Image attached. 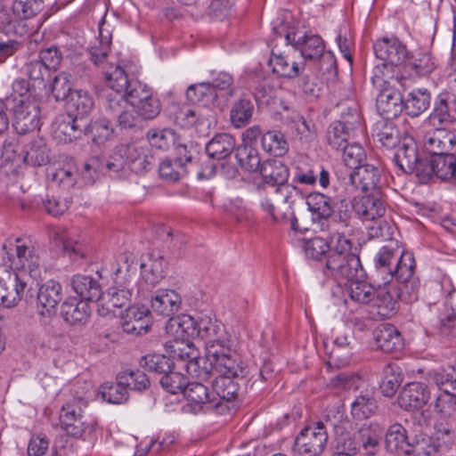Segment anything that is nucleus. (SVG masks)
Wrapping results in <instances>:
<instances>
[{"instance_id":"7","label":"nucleus","mask_w":456,"mask_h":456,"mask_svg":"<svg viewBox=\"0 0 456 456\" xmlns=\"http://www.w3.org/2000/svg\"><path fill=\"white\" fill-rule=\"evenodd\" d=\"M36 282L12 273L6 265L0 264V305L11 308L25 298H32Z\"/></svg>"},{"instance_id":"24","label":"nucleus","mask_w":456,"mask_h":456,"mask_svg":"<svg viewBox=\"0 0 456 456\" xmlns=\"http://www.w3.org/2000/svg\"><path fill=\"white\" fill-rule=\"evenodd\" d=\"M430 391L422 382H411L403 387L398 396V403L406 411L421 409L428 402Z\"/></svg>"},{"instance_id":"13","label":"nucleus","mask_w":456,"mask_h":456,"mask_svg":"<svg viewBox=\"0 0 456 456\" xmlns=\"http://www.w3.org/2000/svg\"><path fill=\"white\" fill-rule=\"evenodd\" d=\"M328 434L322 422L305 427L297 436L294 451L298 456H319L324 451Z\"/></svg>"},{"instance_id":"27","label":"nucleus","mask_w":456,"mask_h":456,"mask_svg":"<svg viewBox=\"0 0 456 456\" xmlns=\"http://www.w3.org/2000/svg\"><path fill=\"white\" fill-rule=\"evenodd\" d=\"M105 78L108 86L111 92L106 94L105 100L109 97L121 95L123 99H130V92L133 90L134 83H141L136 79H129L125 69L119 66L115 67L110 71H107Z\"/></svg>"},{"instance_id":"10","label":"nucleus","mask_w":456,"mask_h":456,"mask_svg":"<svg viewBox=\"0 0 456 456\" xmlns=\"http://www.w3.org/2000/svg\"><path fill=\"white\" fill-rule=\"evenodd\" d=\"M284 40L287 45H291L297 52L299 51L300 59L314 61L322 57L332 63L335 62L332 53L324 52V42L317 34L288 32L284 35Z\"/></svg>"},{"instance_id":"40","label":"nucleus","mask_w":456,"mask_h":456,"mask_svg":"<svg viewBox=\"0 0 456 456\" xmlns=\"http://www.w3.org/2000/svg\"><path fill=\"white\" fill-rule=\"evenodd\" d=\"M306 204L314 220H327L334 212L332 200L321 192H313L306 197Z\"/></svg>"},{"instance_id":"15","label":"nucleus","mask_w":456,"mask_h":456,"mask_svg":"<svg viewBox=\"0 0 456 456\" xmlns=\"http://www.w3.org/2000/svg\"><path fill=\"white\" fill-rule=\"evenodd\" d=\"M115 155L122 159V170L128 165L136 174L149 170L154 161L150 150L137 142L118 145L115 150Z\"/></svg>"},{"instance_id":"33","label":"nucleus","mask_w":456,"mask_h":456,"mask_svg":"<svg viewBox=\"0 0 456 456\" xmlns=\"http://www.w3.org/2000/svg\"><path fill=\"white\" fill-rule=\"evenodd\" d=\"M207 359L220 376L239 377L243 372L240 362L232 352L231 346L227 350H222L217 355L208 356Z\"/></svg>"},{"instance_id":"57","label":"nucleus","mask_w":456,"mask_h":456,"mask_svg":"<svg viewBox=\"0 0 456 456\" xmlns=\"http://www.w3.org/2000/svg\"><path fill=\"white\" fill-rule=\"evenodd\" d=\"M351 130L349 126H346L342 122H332L327 130L326 138L328 143L333 149L341 150L348 144Z\"/></svg>"},{"instance_id":"55","label":"nucleus","mask_w":456,"mask_h":456,"mask_svg":"<svg viewBox=\"0 0 456 456\" xmlns=\"http://www.w3.org/2000/svg\"><path fill=\"white\" fill-rule=\"evenodd\" d=\"M335 448L337 451L335 453H345L349 456H354L360 451L357 433L352 436L351 434L343 428H336Z\"/></svg>"},{"instance_id":"39","label":"nucleus","mask_w":456,"mask_h":456,"mask_svg":"<svg viewBox=\"0 0 456 456\" xmlns=\"http://www.w3.org/2000/svg\"><path fill=\"white\" fill-rule=\"evenodd\" d=\"M415 267L416 264L412 253L400 250L395 265L388 277L397 284L410 281L413 279Z\"/></svg>"},{"instance_id":"59","label":"nucleus","mask_w":456,"mask_h":456,"mask_svg":"<svg viewBox=\"0 0 456 456\" xmlns=\"http://www.w3.org/2000/svg\"><path fill=\"white\" fill-rule=\"evenodd\" d=\"M330 249L331 235L329 241L321 237H314L306 240L304 244L305 256L316 261H325Z\"/></svg>"},{"instance_id":"14","label":"nucleus","mask_w":456,"mask_h":456,"mask_svg":"<svg viewBox=\"0 0 456 456\" xmlns=\"http://www.w3.org/2000/svg\"><path fill=\"white\" fill-rule=\"evenodd\" d=\"M183 395L187 400L184 410L194 414L209 412L220 407V399L212 396L208 388L200 382H187L183 389Z\"/></svg>"},{"instance_id":"58","label":"nucleus","mask_w":456,"mask_h":456,"mask_svg":"<svg viewBox=\"0 0 456 456\" xmlns=\"http://www.w3.org/2000/svg\"><path fill=\"white\" fill-rule=\"evenodd\" d=\"M140 365L149 371L165 375L173 369L174 362L165 354H149L142 357Z\"/></svg>"},{"instance_id":"43","label":"nucleus","mask_w":456,"mask_h":456,"mask_svg":"<svg viewBox=\"0 0 456 456\" xmlns=\"http://www.w3.org/2000/svg\"><path fill=\"white\" fill-rule=\"evenodd\" d=\"M171 353L174 358L185 362L184 368L191 375H199V360L195 348L190 343H184L183 340H175L171 346Z\"/></svg>"},{"instance_id":"64","label":"nucleus","mask_w":456,"mask_h":456,"mask_svg":"<svg viewBox=\"0 0 456 456\" xmlns=\"http://www.w3.org/2000/svg\"><path fill=\"white\" fill-rule=\"evenodd\" d=\"M74 78V76L67 71L55 76L52 83V94L56 101H66L69 97Z\"/></svg>"},{"instance_id":"45","label":"nucleus","mask_w":456,"mask_h":456,"mask_svg":"<svg viewBox=\"0 0 456 456\" xmlns=\"http://www.w3.org/2000/svg\"><path fill=\"white\" fill-rule=\"evenodd\" d=\"M254 112V104L250 99L241 97L232 104L230 110V121L235 128H242L249 124Z\"/></svg>"},{"instance_id":"21","label":"nucleus","mask_w":456,"mask_h":456,"mask_svg":"<svg viewBox=\"0 0 456 456\" xmlns=\"http://www.w3.org/2000/svg\"><path fill=\"white\" fill-rule=\"evenodd\" d=\"M62 299V287L60 282L49 280L40 286L37 297V310L41 316H51Z\"/></svg>"},{"instance_id":"37","label":"nucleus","mask_w":456,"mask_h":456,"mask_svg":"<svg viewBox=\"0 0 456 456\" xmlns=\"http://www.w3.org/2000/svg\"><path fill=\"white\" fill-rule=\"evenodd\" d=\"M180 305V296L171 289L159 290L151 298L152 310L156 314L166 317L175 314L179 310Z\"/></svg>"},{"instance_id":"48","label":"nucleus","mask_w":456,"mask_h":456,"mask_svg":"<svg viewBox=\"0 0 456 456\" xmlns=\"http://www.w3.org/2000/svg\"><path fill=\"white\" fill-rule=\"evenodd\" d=\"M401 77L395 75L394 66L382 62L372 69L371 82L378 89L401 85Z\"/></svg>"},{"instance_id":"62","label":"nucleus","mask_w":456,"mask_h":456,"mask_svg":"<svg viewBox=\"0 0 456 456\" xmlns=\"http://www.w3.org/2000/svg\"><path fill=\"white\" fill-rule=\"evenodd\" d=\"M452 113L438 95L427 122L435 128H444L446 125L452 121Z\"/></svg>"},{"instance_id":"42","label":"nucleus","mask_w":456,"mask_h":456,"mask_svg":"<svg viewBox=\"0 0 456 456\" xmlns=\"http://www.w3.org/2000/svg\"><path fill=\"white\" fill-rule=\"evenodd\" d=\"M354 209V204H351L346 200H340L336 209L334 208V227L331 232H342L347 237L351 234L354 230L352 224Z\"/></svg>"},{"instance_id":"34","label":"nucleus","mask_w":456,"mask_h":456,"mask_svg":"<svg viewBox=\"0 0 456 456\" xmlns=\"http://www.w3.org/2000/svg\"><path fill=\"white\" fill-rule=\"evenodd\" d=\"M259 173L263 182L262 186L267 185L272 188L287 182L289 175L287 166L278 159L264 161Z\"/></svg>"},{"instance_id":"2","label":"nucleus","mask_w":456,"mask_h":456,"mask_svg":"<svg viewBox=\"0 0 456 456\" xmlns=\"http://www.w3.org/2000/svg\"><path fill=\"white\" fill-rule=\"evenodd\" d=\"M352 242L342 232H331V249L325 259L324 274L338 282L362 279L365 272L357 255L351 253Z\"/></svg>"},{"instance_id":"41","label":"nucleus","mask_w":456,"mask_h":456,"mask_svg":"<svg viewBox=\"0 0 456 456\" xmlns=\"http://www.w3.org/2000/svg\"><path fill=\"white\" fill-rule=\"evenodd\" d=\"M399 252L400 248L396 241H389L383 246L374 258L377 272L381 275L388 276L395 265Z\"/></svg>"},{"instance_id":"61","label":"nucleus","mask_w":456,"mask_h":456,"mask_svg":"<svg viewBox=\"0 0 456 456\" xmlns=\"http://www.w3.org/2000/svg\"><path fill=\"white\" fill-rule=\"evenodd\" d=\"M146 139L152 147L167 150L175 142V133L171 128L152 127L146 133Z\"/></svg>"},{"instance_id":"36","label":"nucleus","mask_w":456,"mask_h":456,"mask_svg":"<svg viewBox=\"0 0 456 456\" xmlns=\"http://www.w3.org/2000/svg\"><path fill=\"white\" fill-rule=\"evenodd\" d=\"M71 286L82 301H96L102 298V288L99 282L90 275H74Z\"/></svg>"},{"instance_id":"29","label":"nucleus","mask_w":456,"mask_h":456,"mask_svg":"<svg viewBox=\"0 0 456 456\" xmlns=\"http://www.w3.org/2000/svg\"><path fill=\"white\" fill-rule=\"evenodd\" d=\"M167 263L158 251L148 253L140 264L142 280L151 285H157L165 276Z\"/></svg>"},{"instance_id":"1","label":"nucleus","mask_w":456,"mask_h":456,"mask_svg":"<svg viewBox=\"0 0 456 456\" xmlns=\"http://www.w3.org/2000/svg\"><path fill=\"white\" fill-rule=\"evenodd\" d=\"M3 265L12 273L27 277L37 284L42 277L44 264L39 250L27 238H9L3 244Z\"/></svg>"},{"instance_id":"9","label":"nucleus","mask_w":456,"mask_h":456,"mask_svg":"<svg viewBox=\"0 0 456 456\" xmlns=\"http://www.w3.org/2000/svg\"><path fill=\"white\" fill-rule=\"evenodd\" d=\"M87 404L84 397L73 396L61 406L59 414L60 425L68 435L81 437L89 428L84 415Z\"/></svg>"},{"instance_id":"50","label":"nucleus","mask_w":456,"mask_h":456,"mask_svg":"<svg viewBox=\"0 0 456 456\" xmlns=\"http://www.w3.org/2000/svg\"><path fill=\"white\" fill-rule=\"evenodd\" d=\"M434 175L441 180L456 181V158L447 152L432 156Z\"/></svg>"},{"instance_id":"63","label":"nucleus","mask_w":456,"mask_h":456,"mask_svg":"<svg viewBox=\"0 0 456 456\" xmlns=\"http://www.w3.org/2000/svg\"><path fill=\"white\" fill-rule=\"evenodd\" d=\"M407 65L419 76L430 74L436 68L430 53L426 52H416L406 59Z\"/></svg>"},{"instance_id":"23","label":"nucleus","mask_w":456,"mask_h":456,"mask_svg":"<svg viewBox=\"0 0 456 456\" xmlns=\"http://www.w3.org/2000/svg\"><path fill=\"white\" fill-rule=\"evenodd\" d=\"M376 108L379 115L385 119H393L402 113L403 110V97L396 86H387L380 90L376 100Z\"/></svg>"},{"instance_id":"25","label":"nucleus","mask_w":456,"mask_h":456,"mask_svg":"<svg viewBox=\"0 0 456 456\" xmlns=\"http://www.w3.org/2000/svg\"><path fill=\"white\" fill-rule=\"evenodd\" d=\"M380 166L363 164L348 174V181L355 189L362 191L375 190L380 181Z\"/></svg>"},{"instance_id":"38","label":"nucleus","mask_w":456,"mask_h":456,"mask_svg":"<svg viewBox=\"0 0 456 456\" xmlns=\"http://www.w3.org/2000/svg\"><path fill=\"white\" fill-rule=\"evenodd\" d=\"M236 142L233 136L226 133L216 134L206 145L209 158L222 160L229 157L234 151Z\"/></svg>"},{"instance_id":"22","label":"nucleus","mask_w":456,"mask_h":456,"mask_svg":"<svg viewBox=\"0 0 456 456\" xmlns=\"http://www.w3.org/2000/svg\"><path fill=\"white\" fill-rule=\"evenodd\" d=\"M122 159L115 152L107 159L92 157L85 163L82 175L87 183H93L98 174H118L122 171Z\"/></svg>"},{"instance_id":"49","label":"nucleus","mask_w":456,"mask_h":456,"mask_svg":"<svg viewBox=\"0 0 456 456\" xmlns=\"http://www.w3.org/2000/svg\"><path fill=\"white\" fill-rule=\"evenodd\" d=\"M344 282L346 284V292L353 301L367 304L373 299L375 291L364 278L346 280Z\"/></svg>"},{"instance_id":"5","label":"nucleus","mask_w":456,"mask_h":456,"mask_svg":"<svg viewBox=\"0 0 456 456\" xmlns=\"http://www.w3.org/2000/svg\"><path fill=\"white\" fill-rule=\"evenodd\" d=\"M303 192L294 183L285 182L273 188L261 200L260 206L274 221H283L292 214L295 203L303 199Z\"/></svg>"},{"instance_id":"32","label":"nucleus","mask_w":456,"mask_h":456,"mask_svg":"<svg viewBox=\"0 0 456 456\" xmlns=\"http://www.w3.org/2000/svg\"><path fill=\"white\" fill-rule=\"evenodd\" d=\"M455 143V135L445 128H435L433 132L427 133L423 139V147L431 156L449 151Z\"/></svg>"},{"instance_id":"56","label":"nucleus","mask_w":456,"mask_h":456,"mask_svg":"<svg viewBox=\"0 0 456 456\" xmlns=\"http://www.w3.org/2000/svg\"><path fill=\"white\" fill-rule=\"evenodd\" d=\"M111 120L104 115L103 118L92 121L88 126V133L95 144L101 145L109 141L114 134Z\"/></svg>"},{"instance_id":"20","label":"nucleus","mask_w":456,"mask_h":456,"mask_svg":"<svg viewBox=\"0 0 456 456\" xmlns=\"http://www.w3.org/2000/svg\"><path fill=\"white\" fill-rule=\"evenodd\" d=\"M375 56L390 66L398 67L408 58V50L396 37H383L373 45Z\"/></svg>"},{"instance_id":"51","label":"nucleus","mask_w":456,"mask_h":456,"mask_svg":"<svg viewBox=\"0 0 456 456\" xmlns=\"http://www.w3.org/2000/svg\"><path fill=\"white\" fill-rule=\"evenodd\" d=\"M389 119H382L375 125V136L382 146L392 149L400 142L399 131Z\"/></svg>"},{"instance_id":"46","label":"nucleus","mask_w":456,"mask_h":456,"mask_svg":"<svg viewBox=\"0 0 456 456\" xmlns=\"http://www.w3.org/2000/svg\"><path fill=\"white\" fill-rule=\"evenodd\" d=\"M261 145L265 151L274 157L284 156L289 151V143L281 131L270 130L261 138Z\"/></svg>"},{"instance_id":"53","label":"nucleus","mask_w":456,"mask_h":456,"mask_svg":"<svg viewBox=\"0 0 456 456\" xmlns=\"http://www.w3.org/2000/svg\"><path fill=\"white\" fill-rule=\"evenodd\" d=\"M430 379L438 388L444 392L445 396H456V370L447 367L429 374Z\"/></svg>"},{"instance_id":"8","label":"nucleus","mask_w":456,"mask_h":456,"mask_svg":"<svg viewBox=\"0 0 456 456\" xmlns=\"http://www.w3.org/2000/svg\"><path fill=\"white\" fill-rule=\"evenodd\" d=\"M2 155L5 160H20L32 167H42L51 161L50 149L42 137L31 139L23 145L21 151L17 154L12 142L4 141L1 144Z\"/></svg>"},{"instance_id":"31","label":"nucleus","mask_w":456,"mask_h":456,"mask_svg":"<svg viewBox=\"0 0 456 456\" xmlns=\"http://www.w3.org/2000/svg\"><path fill=\"white\" fill-rule=\"evenodd\" d=\"M377 347L384 353L398 352L403 347V340L398 330L391 324H381L374 330Z\"/></svg>"},{"instance_id":"18","label":"nucleus","mask_w":456,"mask_h":456,"mask_svg":"<svg viewBox=\"0 0 456 456\" xmlns=\"http://www.w3.org/2000/svg\"><path fill=\"white\" fill-rule=\"evenodd\" d=\"M195 104L193 108L182 109L176 118L183 121L184 126L194 127L200 135H207L216 122L215 112L212 110L215 106L202 103Z\"/></svg>"},{"instance_id":"16","label":"nucleus","mask_w":456,"mask_h":456,"mask_svg":"<svg viewBox=\"0 0 456 456\" xmlns=\"http://www.w3.org/2000/svg\"><path fill=\"white\" fill-rule=\"evenodd\" d=\"M128 100L141 116L142 121L152 120L161 112L160 101L152 94L151 89L145 84L134 83Z\"/></svg>"},{"instance_id":"60","label":"nucleus","mask_w":456,"mask_h":456,"mask_svg":"<svg viewBox=\"0 0 456 456\" xmlns=\"http://www.w3.org/2000/svg\"><path fill=\"white\" fill-rule=\"evenodd\" d=\"M236 158L240 166L250 173L259 171L263 163L261 162L258 151L248 145L237 149Z\"/></svg>"},{"instance_id":"12","label":"nucleus","mask_w":456,"mask_h":456,"mask_svg":"<svg viewBox=\"0 0 456 456\" xmlns=\"http://www.w3.org/2000/svg\"><path fill=\"white\" fill-rule=\"evenodd\" d=\"M103 115L112 120H116L121 129H132L139 127L142 125L141 116L131 105L127 99H123L121 95L109 97L104 100Z\"/></svg>"},{"instance_id":"3","label":"nucleus","mask_w":456,"mask_h":456,"mask_svg":"<svg viewBox=\"0 0 456 456\" xmlns=\"http://www.w3.org/2000/svg\"><path fill=\"white\" fill-rule=\"evenodd\" d=\"M435 408L436 416L433 424L434 432L430 436L420 439V444L417 447L419 453L449 452L454 444V410L451 402L445 403L444 398L438 396Z\"/></svg>"},{"instance_id":"19","label":"nucleus","mask_w":456,"mask_h":456,"mask_svg":"<svg viewBox=\"0 0 456 456\" xmlns=\"http://www.w3.org/2000/svg\"><path fill=\"white\" fill-rule=\"evenodd\" d=\"M385 444L388 452L420 456L417 452L420 439L410 441L406 428L399 423H394L389 426L385 435Z\"/></svg>"},{"instance_id":"47","label":"nucleus","mask_w":456,"mask_h":456,"mask_svg":"<svg viewBox=\"0 0 456 456\" xmlns=\"http://www.w3.org/2000/svg\"><path fill=\"white\" fill-rule=\"evenodd\" d=\"M418 159L417 147L413 142L399 145L394 155V161L406 174H413Z\"/></svg>"},{"instance_id":"35","label":"nucleus","mask_w":456,"mask_h":456,"mask_svg":"<svg viewBox=\"0 0 456 456\" xmlns=\"http://www.w3.org/2000/svg\"><path fill=\"white\" fill-rule=\"evenodd\" d=\"M90 309L87 302L77 300L75 297L68 298L61 306V315L70 324L86 323L89 318Z\"/></svg>"},{"instance_id":"11","label":"nucleus","mask_w":456,"mask_h":456,"mask_svg":"<svg viewBox=\"0 0 456 456\" xmlns=\"http://www.w3.org/2000/svg\"><path fill=\"white\" fill-rule=\"evenodd\" d=\"M12 112V126L17 134H25L40 128L41 109L39 102L34 97L16 99Z\"/></svg>"},{"instance_id":"44","label":"nucleus","mask_w":456,"mask_h":456,"mask_svg":"<svg viewBox=\"0 0 456 456\" xmlns=\"http://www.w3.org/2000/svg\"><path fill=\"white\" fill-rule=\"evenodd\" d=\"M430 94L426 89H417L410 92L403 99V110L410 117H418L430 105Z\"/></svg>"},{"instance_id":"4","label":"nucleus","mask_w":456,"mask_h":456,"mask_svg":"<svg viewBox=\"0 0 456 456\" xmlns=\"http://www.w3.org/2000/svg\"><path fill=\"white\" fill-rule=\"evenodd\" d=\"M232 77L227 72H219L211 82L191 85L186 91L187 99L192 103L214 105L223 110L233 95Z\"/></svg>"},{"instance_id":"17","label":"nucleus","mask_w":456,"mask_h":456,"mask_svg":"<svg viewBox=\"0 0 456 456\" xmlns=\"http://www.w3.org/2000/svg\"><path fill=\"white\" fill-rule=\"evenodd\" d=\"M296 48L289 46L283 52H278L275 48L272 50L269 65L274 74L281 77L294 78L297 77L305 68Z\"/></svg>"},{"instance_id":"52","label":"nucleus","mask_w":456,"mask_h":456,"mask_svg":"<svg viewBox=\"0 0 456 456\" xmlns=\"http://www.w3.org/2000/svg\"><path fill=\"white\" fill-rule=\"evenodd\" d=\"M231 376H219L213 381V391L211 394L212 396L220 399V407L223 404V401H231L237 395L238 384L234 382Z\"/></svg>"},{"instance_id":"26","label":"nucleus","mask_w":456,"mask_h":456,"mask_svg":"<svg viewBox=\"0 0 456 456\" xmlns=\"http://www.w3.org/2000/svg\"><path fill=\"white\" fill-rule=\"evenodd\" d=\"M354 211L362 221H374L384 216L385 200L379 191L364 195L355 201Z\"/></svg>"},{"instance_id":"6","label":"nucleus","mask_w":456,"mask_h":456,"mask_svg":"<svg viewBox=\"0 0 456 456\" xmlns=\"http://www.w3.org/2000/svg\"><path fill=\"white\" fill-rule=\"evenodd\" d=\"M124 258L126 270H123L122 267L117 268L114 273L113 286L108 289L106 295H102L101 299L105 301L108 311H110L111 308H126L131 301L134 282L130 272L134 273L136 266H133L134 261L130 256L126 255Z\"/></svg>"},{"instance_id":"30","label":"nucleus","mask_w":456,"mask_h":456,"mask_svg":"<svg viewBox=\"0 0 456 456\" xmlns=\"http://www.w3.org/2000/svg\"><path fill=\"white\" fill-rule=\"evenodd\" d=\"M383 428L378 423H366L357 431V439L365 455L375 456L380 448Z\"/></svg>"},{"instance_id":"54","label":"nucleus","mask_w":456,"mask_h":456,"mask_svg":"<svg viewBox=\"0 0 456 456\" xmlns=\"http://www.w3.org/2000/svg\"><path fill=\"white\" fill-rule=\"evenodd\" d=\"M65 342L64 336L55 329L53 322L45 325L42 333L37 338V345L46 350L55 351L60 349Z\"/></svg>"},{"instance_id":"28","label":"nucleus","mask_w":456,"mask_h":456,"mask_svg":"<svg viewBox=\"0 0 456 456\" xmlns=\"http://www.w3.org/2000/svg\"><path fill=\"white\" fill-rule=\"evenodd\" d=\"M399 300H402L400 287L394 281H385L384 286L379 288L376 305L381 315L390 317L397 310Z\"/></svg>"}]
</instances>
